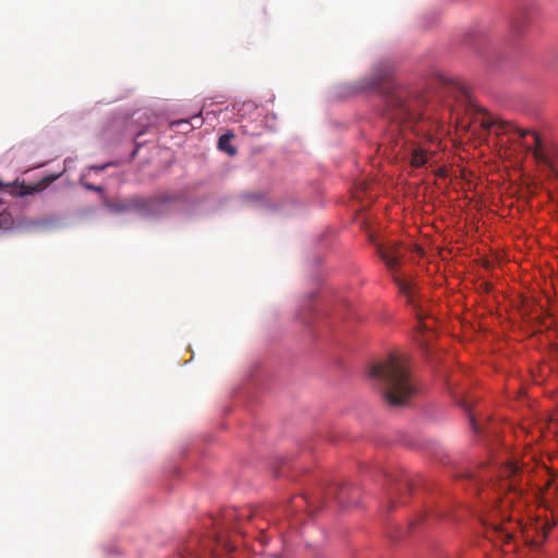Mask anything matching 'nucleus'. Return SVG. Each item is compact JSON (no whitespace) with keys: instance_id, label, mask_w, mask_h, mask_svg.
<instances>
[{"instance_id":"nucleus-18","label":"nucleus","mask_w":558,"mask_h":558,"mask_svg":"<svg viewBox=\"0 0 558 558\" xmlns=\"http://www.w3.org/2000/svg\"><path fill=\"white\" fill-rule=\"evenodd\" d=\"M465 476L469 477L470 480L474 481V483L477 485V482H478L477 476H475L474 474H471V473L465 474Z\"/></svg>"},{"instance_id":"nucleus-2","label":"nucleus","mask_w":558,"mask_h":558,"mask_svg":"<svg viewBox=\"0 0 558 558\" xmlns=\"http://www.w3.org/2000/svg\"><path fill=\"white\" fill-rule=\"evenodd\" d=\"M369 375L377 383L384 401L389 408L399 409L410 404L417 388L410 368L402 356L390 354L372 365Z\"/></svg>"},{"instance_id":"nucleus-15","label":"nucleus","mask_w":558,"mask_h":558,"mask_svg":"<svg viewBox=\"0 0 558 558\" xmlns=\"http://www.w3.org/2000/svg\"><path fill=\"white\" fill-rule=\"evenodd\" d=\"M293 502L295 506H308L310 507V504L306 499L305 496H296L293 498Z\"/></svg>"},{"instance_id":"nucleus-12","label":"nucleus","mask_w":558,"mask_h":558,"mask_svg":"<svg viewBox=\"0 0 558 558\" xmlns=\"http://www.w3.org/2000/svg\"><path fill=\"white\" fill-rule=\"evenodd\" d=\"M409 490V482L408 481H402L398 484V486L396 488H389L387 494H388V508L389 510H392L395 508V505H396V497L399 495V494H403L405 492Z\"/></svg>"},{"instance_id":"nucleus-21","label":"nucleus","mask_w":558,"mask_h":558,"mask_svg":"<svg viewBox=\"0 0 558 558\" xmlns=\"http://www.w3.org/2000/svg\"><path fill=\"white\" fill-rule=\"evenodd\" d=\"M510 502H511V500H504L502 501V507L508 506Z\"/></svg>"},{"instance_id":"nucleus-13","label":"nucleus","mask_w":558,"mask_h":558,"mask_svg":"<svg viewBox=\"0 0 558 558\" xmlns=\"http://www.w3.org/2000/svg\"><path fill=\"white\" fill-rule=\"evenodd\" d=\"M427 157L424 150L422 149H413L411 154V165L413 167H422L426 163Z\"/></svg>"},{"instance_id":"nucleus-11","label":"nucleus","mask_w":558,"mask_h":558,"mask_svg":"<svg viewBox=\"0 0 558 558\" xmlns=\"http://www.w3.org/2000/svg\"><path fill=\"white\" fill-rule=\"evenodd\" d=\"M234 136L233 132H228L218 138V148L221 151L227 153L229 156H234L236 154V148L231 145V140L234 138Z\"/></svg>"},{"instance_id":"nucleus-19","label":"nucleus","mask_w":558,"mask_h":558,"mask_svg":"<svg viewBox=\"0 0 558 558\" xmlns=\"http://www.w3.org/2000/svg\"><path fill=\"white\" fill-rule=\"evenodd\" d=\"M107 167H108V163H107V165H102V166H95V167H93V169H95V170H97V171H102V170H105Z\"/></svg>"},{"instance_id":"nucleus-16","label":"nucleus","mask_w":558,"mask_h":558,"mask_svg":"<svg viewBox=\"0 0 558 558\" xmlns=\"http://www.w3.org/2000/svg\"><path fill=\"white\" fill-rule=\"evenodd\" d=\"M84 186L87 190H90V191H97V192H101L102 191L101 186H97V185H94V184H90V183H85Z\"/></svg>"},{"instance_id":"nucleus-6","label":"nucleus","mask_w":558,"mask_h":558,"mask_svg":"<svg viewBox=\"0 0 558 558\" xmlns=\"http://www.w3.org/2000/svg\"><path fill=\"white\" fill-rule=\"evenodd\" d=\"M170 197L168 196H160V197H141V196H133L132 197V211L137 213L141 216L144 217H154L161 215L165 209V205L170 202Z\"/></svg>"},{"instance_id":"nucleus-7","label":"nucleus","mask_w":558,"mask_h":558,"mask_svg":"<svg viewBox=\"0 0 558 558\" xmlns=\"http://www.w3.org/2000/svg\"><path fill=\"white\" fill-rule=\"evenodd\" d=\"M208 558H228L227 555L233 550V546L222 536L214 535L207 541Z\"/></svg>"},{"instance_id":"nucleus-8","label":"nucleus","mask_w":558,"mask_h":558,"mask_svg":"<svg viewBox=\"0 0 558 558\" xmlns=\"http://www.w3.org/2000/svg\"><path fill=\"white\" fill-rule=\"evenodd\" d=\"M521 474L520 466L514 462H507L499 468V476L501 478L511 480L508 487L514 489V480Z\"/></svg>"},{"instance_id":"nucleus-9","label":"nucleus","mask_w":558,"mask_h":558,"mask_svg":"<svg viewBox=\"0 0 558 558\" xmlns=\"http://www.w3.org/2000/svg\"><path fill=\"white\" fill-rule=\"evenodd\" d=\"M132 197L120 201H106L105 206L112 213L132 211Z\"/></svg>"},{"instance_id":"nucleus-4","label":"nucleus","mask_w":558,"mask_h":558,"mask_svg":"<svg viewBox=\"0 0 558 558\" xmlns=\"http://www.w3.org/2000/svg\"><path fill=\"white\" fill-rule=\"evenodd\" d=\"M422 101L402 87H395L385 97V116L397 123L413 124L423 118Z\"/></svg>"},{"instance_id":"nucleus-10","label":"nucleus","mask_w":558,"mask_h":558,"mask_svg":"<svg viewBox=\"0 0 558 558\" xmlns=\"http://www.w3.org/2000/svg\"><path fill=\"white\" fill-rule=\"evenodd\" d=\"M392 75V71L390 68L377 69L374 73V76L369 83V87L378 88L385 82H388Z\"/></svg>"},{"instance_id":"nucleus-22","label":"nucleus","mask_w":558,"mask_h":558,"mask_svg":"<svg viewBox=\"0 0 558 558\" xmlns=\"http://www.w3.org/2000/svg\"><path fill=\"white\" fill-rule=\"evenodd\" d=\"M5 187V185L0 181V190Z\"/></svg>"},{"instance_id":"nucleus-20","label":"nucleus","mask_w":558,"mask_h":558,"mask_svg":"<svg viewBox=\"0 0 558 558\" xmlns=\"http://www.w3.org/2000/svg\"><path fill=\"white\" fill-rule=\"evenodd\" d=\"M343 495H344V488H342L341 492L339 493V495L337 496V498L339 499L340 502H342V500H343Z\"/></svg>"},{"instance_id":"nucleus-3","label":"nucleus","mask_w":558,"mask_h":558,"mask_svg":"<svg viewBox=\"0 0 558 558\" xmlns=\"http://www.w3.org/2000/svg\"><path fill=\"white\" fill-rule=\"evenodd\" d=\"M376 250L387 269L391 272L392 279L398 286L400 293L407 298V302L409 304L413 305L420 326L423 328H429L425 323H423V311L416 304L414 283L405 276L398 272L405 256V248L403 245L400 242L387 241L386 243L377 244Z\"/></svg>"},{"instance_id":"nucleus-17","label":"nucleus","mask_w":558,"mask_h":558,"mask_svg":"<svg viewBox=\"0 0 558 558\" xmlns=\"http://www.w3.org/2000/svg\"><path fill=\"white\" fill-rule=\"evenodd\" d=\"M470 423H471L474 432H480V427H478L477 422L473 415L470 416Z\"/></svg>"},{"instance_id":"nucleus-1","label":"nucleus","mask_w":558,"mask_h":558,"mask_svg":"<svg viewBox=\"0 0 558 558\" xmlns=\"http://www.w3.org/2000/svg\"><path fill=\"white\" fill-rule=\"evenodd\" d=\"M446 93L456 101L454 106H452L449 102L448 106L452 107L451 110L452 112H456L457 116L460 114V109H464L465 111L473 110L477 113L483 114V117L480 120V124L487 132H490L494 129L496 134L513 133L517 134L519 138L522 141H525L526 136H531V144L527 142L522 143L525 146L526 150L532 151L534 159L538 163L551 166L550 155L547 151L543 143V140L537 132L519 128L518 125L509 121L496 119L493 116L488 114L484 109L473 107L469 90L459 83H450L446 87Z\"/></svg>"},{"instance_id":"nucleus-14","label":"nucleus","mask_w":558,"mask_h":558,"mask_svg":"<svg viewBox=\"0 0 558 558\" xmlns=\"http://www.w3.org/2000/svg\"><path fill=\"white\" fill-rule=\"evenodd\" d=\"M526 15L525 13H520L513 21H512V24H511V28L512 31L515 33V34H522L523 33V29H524V26L526 24Z\"/></svg>"},{"instance_id":"nucleus-5","label":"nucleus","mask_w":558,"mask_h":558,"mask_svg":"<svg viewBox=\"0 0 558 558\" xmlns=\"http://www.w3.org/2000/svg\"><path fill=\"white\" fill-rule=\"evenodd\" d=\"M481 520L485 529V537L493 543H509L513 537L514 530L519 526L518 522H511L510 517L504 513L502 508H492Z\"/></svg>"}]
</instances>
